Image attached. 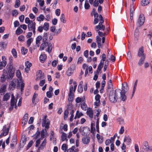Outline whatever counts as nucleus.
<instances>
[{"label": "nucleus", "instance_id": "59", "mask_svg": "<svg viewBox=\"0 0 152 152\" xmlns=\"http://www.w3.org/2000/svg\"><path fill=\"white\" fill-rule=\"evenodd\" d=\"M134 9L133 6H130V14L133 15Z\"/></svg>", "mask_w": 152, "mask_h": 152}, {"label": "nucleus", "instance_id": "42", "mask_svg": "<svg viewBox=\"0 0 152 152\" xmlns=\"http://www.w3.org/2000/svg\"><path fill=\"white\" fill-rule=\"evenodd\" d=\"M33 41V39L32 38H30L28 39L27 41V45L28 47H29L31 45L32 42Z\"/></svg>", "mask_w": 152, "mask_h": 152}, {"label": "nucleus", "instance_id": "24", "mask_svg": "<svg viewBox=\"0 0 152 152\" xmlns=\"http://www.w3.org/2000/svg\"><path fill=\"white\" fill-rule=\"evenodd\" d=\"M10 95L8 93H7L4 96L3 99L4 101H7L10 98Z\"/></svg>", "mask_w": 152, "mask_h": 152}, {"label": "nucleus", "instance_id": "40", "mask_svg": "<svg viewBox=\"0 0 152 152\" xmlns=\"http://www.w3.org/2000/svg\"><path fill=\"white\" fill-rule=\"evenodd\" d=\"M60 19L61 21L64 23L66 22V20H65V16L64 14H62L61 15Z\"/></svg>", "mask_w": 152, "mask_h": 152}, {"label": "nucleus", "instance_id": "44", "mask_svg": "<svg viewBox=\"0 0 152 152\" xmlns=\"http://www.w3.org/2000/svg\"><path fill=\"white\" fill-rule=\"evenodd\" d=\"M12 53L13 56L15 58H16L17 57V52L15 49L13 48L12 49Z\"/></svg>", "mask_w": 152, "mask_h": 152}, {"label": "nucleus", "instance_id": "5", "mask_svg": "<svg viewBox=\"0 0 152 152\" xmlns=\"http://www.w3.org/2000/svg\"><path fill=\"white\" fill-rule=\"evenodd\" d=\"M145 17L144 15L142 14H140L139 16L138 23L140 26L143 25L145 22Z\"/></svg>", "mask_w": 152, "mask_h": 152}, {"label": "nucleus", "instance_id": "53", "mask_svg": "<svg viewBox=\"0 0 152 152\" xmlns=\"http://www.w3.org/2000/svg\"><path fill=\"white\" fill-rule=\"evenodd\" d=\"M105 83L106 82L104 80H103L102 81V83L101 88L100 90L101 92V91L102 90H103V89L105 85Z\"/></svg>", "mask_w": 152, "mask_h": 152}, {"label": "nucleus", "instance_id": "39", "mask_svg": "<svg viewBox=\"0 0 152 152\" xmlns=\"http://www.w3.org/2000/svg\"><path fill=\"white\" fill-rule=\"evenodd\" d=\"M48 51L49 53H50L53 48V46H52V44L51 43H48Z\"/></svg>", "mask_w": 152, "mask_h": 152}, {"label": "nucleus", "instance_id": "15", "mask_svg": "<svg viewBox=\"0 0 152 152\" xmlns=\"http://www.w3.org/2000/svg\"><path fill=\"white\" fill-rule=\"evenodd\" d=\"M46 58L47 56L45 54H41L39 57V60L41 62L43 63L46 59Z\"/></svg>", "mask_w": 152, "mask_h": 152}, {"label": "nucleus", "instance_id": "29", "mask_svg": "<svg viewBox=\"0 0 152 152\" xmlns=\"http://www.w3.org/2000/svg\"><path fill=\"white\" fill-rule=\"evenodd\" d=\"M17 103V101L15 99H13V98L12 97V98L11 99L10 105L12 106V108H13L14 105H15Z\"/></svg>", "mask_w": 152, "mask_h": 152}, {"label": "nucleus", "instance_id": "57", "mask_svg": "<svg viewBox=\"0 0 152 152\" xmlns=\"http://www.w3.org/2000/svg\"><path fill=\"white\" fill-rule=\"evenodd\" d=\"M61 149L64 151H66L67 149V146L65 144H63L61 146Z\"/></svg>", "mask_w": 152, "mask_h": 152}, {"label": "nucleus", "instance_id": "14", "mask_svg": "<svg viewBox=\"0 0 152 152\" xmlns=\"http://www.w3.org/2000/svg\"><path fill=\"white\" fill-rule=\"evenodd\" d=\"M125 93L122 91H120V92H118V93H120L121 95V100L124 102L126 100V96L125 95Z\"/></svg>", "mask_w": 152, "mask_h": 152}, {"label": "nucleus", "instance_id": "18", "mask_svg": "<svg viewBox=\"0 0 152 152\" xmlns=\"http://www.w3.org/2000/svg\"><path fill=\"white\" fill-rule=\"evenodd\" d=\"M16 84L13 80L11 81L9 84V87L11 90H13L15 88Z\"/></svg>", "mask_w": 152, "mask_h": 152}, {"label": "nucleus", "instance_id": "37", "mask_svg": "<svg viewBox=\"0 0 152 152\" xmlns=\"http://www.w3.org/2000/svg\"><path fill=\"white\" fill-rule=\"evenodd\" d=\"M69 97L68 98V101L71 102L73 101V93H69Z\"/></svg>", "mask_w": 152, "mask_h": 152}, {"label": "nucleus", "instance_id": "3", "mask_svg": "<svg viewBox=\"0 0 152 152\" xmlns=\"http://www.w3.org/2000/svg\"><path fill=\"white\" fill-rule=\"evenodd\" d=\"M96 10L95 8H94L91 11V14L92 15H94V22L93 24L94 25L97 24L99 21V19L98 18L99 17L98 14L96 12Z\"/></svg>", "mask_w": 152, "mask_h": 152}, {"label": "nucleus", "instance_id": "16", "mask_svg": "<svg viewBox=\"0 0 152 152\" xmlns=\"http://www.w3.org/2000/svg\"><path fill=\"white\" fill-rule=\"evenodd\" d=\"M90 137H84L82 139L83 142L85 144H88L90 142Z\"/></svg>", "mask_w": 152, "mask_h": 152}, {"label": "nucleus", "instance_id": "58", "mask_svg": "<svg viewBox=\"0 0 152 152\" xmlns=\"http://www.w3.org/2000/svg\"><path fill=\"white\" fill-rule=\"evenodd\" d=\"M18 11L15 10H12V15L13 16H16L18 14Z\"/></svg>", "mask_w": 152, "mask_h": 152}, {"label": "nucleus", "instance_id": "17", "mask_svg": "<svg viewBox=\"0 0 152 152\" xmlns=\"http://www.w3.org/2000/svg\"><path fill=\"white\" fill-rule=\"evenodd\" d=\"M83 81H81L80 82L78 87V91L81 93L83 91Z\"/></svg>", "mask_w": 152, "mask_h": 152}, {"label": "nucleus", "instance_id": "35", "mask_svg": "<svg viewBox=\"0 0 152 152\" xmlns=\"http://www.w3.org/2000/svg\"><path fill=\"white\" fill-rule=\"evenodd\" d=\"M44 29L46 31H48L49 29V25L48 23L46 22L45 23L43 27Z\"/></svg>", "mask_w": 152, "mask_h": 152}, {"label": "nucleus", "instance_id": "7", "mask_svg": "<svg viewBox=\"0 0 152 152\" xmlns=\"http://www.w3.org/2000/svg\"><path fill=\"white\" fill-rule=\"evenodd\" d=\"M37 80L43 79L44 77V74L42 73V71L39 70L37 72Z\"/></svg>", "mask_w": 152, "mask_h": 152}, {"label": "nucleus", "instance_id": "46", "mask_svg": "<svg viewBox=\"0 0 152 152\" xmlns=\"http://www.w3.org/2000/svg\"><path fill=\"white\" fill-rule=\"evenodd\" d=\"M73 108L72 105L71 103H69L67 105V109L66 110H67L68 111L72 110Z\"/></svg>", "mask_w": 152, "mask_h": 152}, {"label": "nucleus", "instance_id": "33", "mask_svg": "<svg viewBox=\"0 0 152 152\" xmlns=\"http://www.w3.org/2000/svg\"><path fill=\"white\" fill-rule=\"evenodd\" d=\"M96 137L98 140L99 142L100 143H102L103 142V137H101L100 135L98 134H96Z\"/></svg>", "mask_w": 152, "mask_h": 152}, {"label": "nucleus", "instance_id": "52", "mask_svg": "<svg viewBox=\"0 0 152 152\" xmlns=\"http://www.w3.org/2000/svg\"><path fill=\"white\" fill-rule=\"evenodd\" d=\"M94 126H95L94 123H92L91 124V133L93 132V130H95V128Z\"/></svg>", "mask_w": 152, "mask_h": 152}, {"label": "nucleus", "instance_id": "34", "mask_svg": "<svg viewBox=\"0 0 152 152\" xmlns=\"http://www.w3.org/2000/svg\"><path fill=\"white\" fill-rule=\"evenodd\" d=\"M104 64V62H102L101 61L99 64L97 69L99 71H100L101 70V69L103 67Z\"/></svg>", "mask_w": 152, "mask_h": 152}, {"label": "nucleus", "instance_id": "6", "mask_svg": "<svg viewBox=\"0 0 152 152\" xmlns=\"http://www.w3.org/2000/svg\"><path fill=\"white\" fill-rule=\"evenodd\" d=\"M137 55L138 56L143 57H144L145 58V55L144 53V50L143 47L140 48L138 50Z\"/></svg>", "mask_w": 152, "mask_h": 152}, {"label": "nucleus", "instance_id": "55", "mask_svg": "<svg viewBox=\"0 0 152 152\" xmlns=\"http://www.w3.org/2000/svg\"><path fill=\"white\" fill-rule=\"evenodd\" d=\"M31 64L28 62V61H27L25 63V66L27 68H30L31 66Z\"/></svg>", "mask_w": 152, "mask_h": 152}, {"label": "nucleus", "instance_id": "54", "mask_svg": "<svg viewBox=\"0 0 152 152\" xmlns=\"http://www.w3.org/2000/svg\"><path fill=\"white\" fill-rule=\"evenodd\" d=\"M76 114L77 115V118H79L83 115V114L81 112H79L78 110H77L76 113Z\"/></svg>", "mask_w": 152, "mask_h": 152}, {"label": "nucleus", "instance_id": "62", "mask_svg": "<svg viewBox=\"0 0 152 152\" xmlns=\"http://www.w3.org/2000/svg\"><path fill=\"white\" fill-rule=\"evenodd\" d=\"M84 56L86 58H88V50H85L83 53Z\"/></svg>", "mask_w": 152, "mask_h": 152}, {"label": "nucleus", "instance_id": "38", "mask_svg": "<svg viewBox=\"0 0 152 152\" xmlns=\"http://www.w3.org/2000/svg\"><path fill=\"white\" fill-rule=\"evenodd\" d=\"M124 142H131V139L129 137V136H125L124 138Z\"/></svg>", "mask_w": 152, "mask_h": 152}, {"label": "nucleus", "instance_id": "43", "mask_svg": "<svg viewBox=\"0 0 152 152\" xmlns=\"http://www.w3.org/2000/svg\"><path fill=\"white\" fill-rule=\"evenodd\" d=\"M96 131L99 133V118H98L96 119Z\"/></svg>", "mask_w": 152, "mask_h": 152}, {"label": "nucleus", "instance_id": "48", "mask_svg": "<svg viewBox=\"0 0 152 152\" xmlns=\"http://www.w3.org/2000/svg\"><path fill=\"white\" fill-rule=\"evenodd\" d=\"M20 0H16L15 7L16 8L20 6Z\"/></svg>", "mask_w": 152, "mask_h": 152}, {"label": "nucleus", "instance_id": "4", "mask_svg": "<svg viewBox=\"0 0 152 152\" xmlns=\"http://www.w3.org/2000/svg\"><path fill=\"white\" fill-rule=\"evenodd\" d=\"M47 117V115H45L43 117L42 119V126H45V128L48 129L49 127V120L48 119H46Z\"/></svg>", "mask_w": 152, "mask_h": 152}, {"label": "nucleus", "instance_id": "56", "mask_svg": "<svg viewBox=\"0 0 152 152\" xmlns=\"http://www.w3.org/2000/svg\"><path fill=\"white\" fill-rule=\"evenodd\" d=\"M33 142H34L33 140H31L28 144V145L27 146V149H28L30 148L32 145Z\"/></svg>", "mask_w": 152, "mask_h": 152}, {"label": "nucleus", "instance_id": "23", "mask_svg": "<svg viewBox=\"0 0 152 152\" xmlns=\"http://www.w3.org/2000/svg\"><path fill=\"white\" fill-rule=\"evenodd\" d=\"M6 86L5 85H3L0 89V93H1V95H2L4 94L6 91Z\"/></svg>", "mask_w": 152, "mask_h": 152}, {"label": "nucleus", "instance_id": "36", "mask_svg": "<svg viewBox=\"0 0 152 152\" xmlns=\"http://www.w3.org/2000/svg\"><path fill=\"white\" fill-rule=\"evenodd\" d=\"M67 135L66 134L64 133L63 132L61 136V139L62 141H64L66 140V139Z\"/></svg>", "mask_w": 152, "mask_h": 152}, {"label": "nucleus", "instance_id": "12", "mask_svg": "<svg viewBox=\"0 0 152 152\" xmlns=\"http://www.w3.org/2000/svg\"><path fill=\"white\" fill-rule=\"evenodd\" d=\"M105 28V26L104 25H98L95 27V29L96 32H98L99 30L104 31Z\"/></svg>", "mask_w": 152, "mask_h": 152}, {"label": "nucleus", "instance_id": "21", "mask_svg": "<svg viewBox=\"0 0 152 152\" xmlns=\"http://www.w3.org/2000/svg\"><path fill=\"white\" fill-rule=\"evenodd\" d=\"M128 89V85L126 83H125V86H123V84H122V90H120V91H122V92H126L127 91Z\"/></svg>", "mask_w": 152, "mask_h": 152}, {"label": "nucleus", "instance_id": "9", "mask_svg": "<svg viewBox=\"0 0 152 152\" xmlns=\"http://www.w3.org/2000/svg\"><path fill=\"white\" fill-rule=\"evenodd\" d=\"M36 24H28V30L29 31H32L34 34H35Z\"/></svg>", "mask_w": 152, "mask_h": 152}, {"label": "nucleus", "instance_id": "19", "mask_svg": "<svg viewBox=\"0 0 152 152\" xmlns=\"http://www.w3.org/2000/svg\"><path fill=\"white\" fill-rule=\"evenodd\" d=\"M74 70V69L72 67H69L66 72V75L69 76H71L73 73Z\"/></svg>", "mask_w": 152, "mask_h": 152}, {"label": "nucleus", "instance_id": "49", "mask_svg": "<svg viewBox=\"0 0 152 152\" xmlns=\"http://www.w3.org/2000/svg\"><path fill=\"white\" fill-rule=\"evenodd\" d=\"M21 53L22 54L25 55L26 54L27 52V50L24 47L22 48L21 49Z\"/></svg>", "mask_w": 152, "mask_h": 152}, {"label": "nucleus", "instance_id": "8", "mask_svg": "<svg viewBox=\"0 0 152 152\" xmlns=\"http://www.w3.org/2000/svg\"><path fill=\"white\" fill-rule=\"evenodd\" d=\"M9 131V128H6V127H4L3 129V132L1 133L0 135V137H2L3 136H6L8 133Z\"/></svg>", "mask_w": 152, "mask_h": 152}, {"label": "nucleus", "instance_id": "13", "mask_svg": "<svg viewBox=\"0 0 152 152\" xmlns=\"http://www.w3.org/2000/svg\"><path fill=\"white\" fill-rule=\"evenodd\" d=\"M86 113L87 115L89 116L90 118H93V114L91 108H88L87 110Z\"/></svg>", "mask_w": 152, "mask_h": 152}, {"label": "nucleus", "instance_id": "32", "mask_svg": "<svg viewBox=\"0 0 152 152\" xmlns=\"http://www.w3.org/2000/svg\"><path fill=\"white\" fill-rule=\"evenodd\" d=\"M48 44V42H43L40 46V49L42 50H43L44 48L47 46Z\"/></svg>", "mask_w": 152, "mask_h": 152}, {"label": "nucleus", "instance_id": "27", "mask_svg": "<svg viewBox=\"0 0 152 152\" xmlns=\"http://www.w3.org/2000/svg\"><path fill=\"white\" fill-rule=\"evenodd\" d=\"M145 59V58L144 57H141L138 62V65L139 66H142L143 64Z\"/></svg>", "mask_w": 152, "mask_h": 152}, {"label": "nucleus", "instance_id": "22", "mask_svg": "<svg viewBox=\"0 0 152 152\" xmlns=\"http://www.w3.org/2000/svg\"><path fill=\"white\" fill-rule=\"evenodd\" d=\"M137 82H138L137 80H135V82L134 83V85L133 86V92H132V97H131V99L133 97V96L135 93V91L136 90V87L137 86Z\"/></svg>", "mask_w": 152, "mask_h": 152}, {"label": "nucleus", "instance_id": "1", "mask_svg": "<svg viewBox=\"0 0 152 152\" xmlns=\"http://www.w3.org/2000/svg\"><path fill=\"white\" fill-rule=\"evenodd\" d=\"M12 58L11 56L9 57L10 62L6 66L7 72L5 69H4L3 71V74L1 77L2 82L5 81L7 79H11L14 76V71L13 70Z\"/></svg>", "mask_w": 152, "mask_h": 152}, {"label": "nucleus", "instance_id": "2", "mask_svg": "<svg viewBox=\"0 0 152 152\" xmlns=\"http://www.w3.org/2000/svg\"><path fill=\"white\" fill-rule=\"evenodd\" d=\"M120 89H116L114 92L113 89L110 91L109 95V99L111 102L115 103L117 102L118 92H120Z\"/></svg>", "mask_w": 152, "mask_h": 152}, {"label": "nucleus", "instance_id": "50", "mask_svg": "<svg viewBox=\"0 0 152 152\" xmlns=\"http://www.w3.org/2000/svg\"><path fill=\"white\" fill-rule=\"evenodd\" d=\"M16 76L19 78H21V74L20 71L19 70H17L16 72Z\"/></svg>", "mask_w": 152, "mask_h": 152}, {"label": "nucleus", "instance_id": "64", "mask_svg": "<svg viewBox=\"0 0 152 152\" xmlns=\"http://www.w3.org/2000/svg\"><path fill=\"white\" fill-rule=\"evenodd\" d=\"M55 13L57 16H59L60 14V10L59 9H57L56 10Z\"/></svg>", "mask_w": 152, "mask_h": 152}, {"label": "nucleus", "instance_id": "25", "mask_svg": "<svg viewBox=\"0 0 152 152\" xmlns=\"http://www.w3.org/2000/svg\"><path fill=\"white\" fill-rule=\"evenodd\" d=\"M46 143V139H45L42 143L41 144L39 148V149H43L44 148V147H45Z\"/></svg>", "mask_w": 152, "mask_h": 152}, {"label": "nucleus", "instance_id": "30", "mask_svg": "<svg viewBox=\"0 0 152 152\" xmlns=\"http://www.w3.org/2000/svg\"><path fill=\"white\" fill-rule=\"evenodd\" d=\"M45 18V16L41 14L39 17L37 18V20L38 21H43Z\"/></svg>", "mask_w": 152, "mask_h": 152}, {"label": "nucleus", "instance_id": "41", "mask_svg": "<svg viewBox=\"0 0 152 152\" xmlns=\"http://www.w3.org/2000/svg\"><path fill=\"white\" fill-rule=\"evenodd\" d=\"M23 32V30L20 27H18L16 31V34L19 35Z\"/></svg>", "mask_w": 152, "mask_h": 152}, {"label": "nucleus", "instance_id": "47", "mask_svg": "<svg viewBox=\"0 0 152 152\" xmlns=\"http://www.w3.org/2000/svg\"><path fill=\"white\" fill-rule=\"evenodd\" d=\"M38 94H37L35 93H34L32 99V101L33 103L34 104V103L35 99L36 98Z\"/></svg>", "mask_w": 152, "mask_h": 152}, {"label": "nucleus", "instance_id": "63", "mask_svg": "<svg viewBox=\"0 0 152 152\" xmlns=\"http://www.w3.org/2000/svg\"><path fill=\"white\" fill-rule=\"evenodd\" d=\"M75 146H72L71 148H69L67 150V152H74Z\"/></svg>", "mask_w": 152, "mask_h": 152}, {"label": "nucleus", "instance_id": "20", "mask_svg": "<svg viewBox=\"0 0 152 152\" xmlns=\"http://www.w3.org/2000/svg\"><path fill=\"white\" fill-rule=\"evenodd\" d=\"M42 37L41 36H38L36 39V44L37 46L39 47L40 44V41L42 40Z\"/></svg>", "mask_w": 152, "mask_h": 152}, {"label": "nucleus", "instance_id": "10", "mask_svg": "<svg viewBox=\"0 0 152 152\" xmlns=\"http://www.w3.org/2000/svg\"><path fill=\"white\" fill-rule=\"evenodd\" d=\"M28 114L27 113H26L24 115L23 119L22 121V126H24L28 120Z\"/></svg>", "mask_w": 152, "mask_h": 152}, {"label": "nucleus", "instance_id": "60", "mask_svg": "<svg viewBox=\"0 0 152 152\" xmlns=\"http://www.w3.org/2000/svg\"><path fill=\"white\" fill-rule=\"evenodd\" d=\"M99 4V2L98 0H95L93 4V6L95 7H97L98 6Z\"/></svg>", "mask_w": 152, "mask_h": 152}, {"label": "nucleus", "instance_id": "61", "mask_svg": "<svg viewBox=\"0 0 152 152\" xmlns=\"http://www.w3.org/2000/svg\"><path fill=\"white\" fill-rule=\"evenodd\" d=\"M45 83V80H43L40 81L39 83V85L41 86H43Z\"/></svg>", "mask_w": 152, "mask_h": 152}, {"label": "nucleus", "instance_id": "51", "mask_svg": "<svg viewBox=\"0 0 152 152\" xmlns=\"http://www.w3.org/2000/svg\"><path fill=\"white\" fill-rule=\"evenodd\" d=\"M90 7V5L88 2L86 1L85 2L84 4V7L85 9L86 10L88 9Z\"/></svg>", "mask_w": 152, "mask_h": 152}, {"label": "nucleus", "instance_id": "31", "mask_svg": "<svg viewBox=\"0 0 152 152\" xmlns=\"http://www.w3.org/2000/svg\"><path fill=\"white\" fill-rule=\"evenodd\" d=\"M150 1V0H142V5L145 6L148 4Z\"/></svg>", "mask_w": 152, "mask_h": 152}, {"label": "nucleus", "instance_id": "11", "mask_svg": "<svg viewBox=\"0 0 152 152\" xmlns=\"http://www.w3.org/2000/svg\"><path fill=\"white\" fill-rule=\"evenodd\" d=\"M143 147L142 148L143 149L147 151H149L150 147L148 146V142L147 141H145L143 143Z\"/></svg>", "mask_w": 152, "mask_h": 152}, {"label": "nucleus", "instance_id": "45", "mask_svg": "<svg viewBox=\"0 0 152 152\" xmlns=\"http://www.w3.org/2000/svg\"><path fill=\"white\" fill-rule=\"evenodd\" d=\"M81 107L83 110H86L87 105L84 102L81 104Z\"/></svg>", "mask_w": 152, "mask_h": 152}, {"label": "nucleus", "instance_id": "28", "mask_svg": "<svg viewBox=\"0 0 152 152\" xmlns=\"http://www.w3.org/2000/svg\"><path fill=\"white\" fill-rule=\"evenodd\" d=\"M48 37V34L47 33H44L42 37V42H48L47 41Z\"/></svg>", "mask_w": 152, "mask_h": 152}, {"label": "nucleus", "instance_id": "26", "mask_svg": "<svg viewBox=\"0 0 152 152\" xmlns=\"http://www.w3.org/2000/svg\"><path fill=\"white\" fill-rule=\"evenodd\" d=\"M48 134V133L46 129H42L41 131V138L42 139L44 138Z\"/></svg>", "mask_w": 152, "mask_h": 152}]
</instances>
